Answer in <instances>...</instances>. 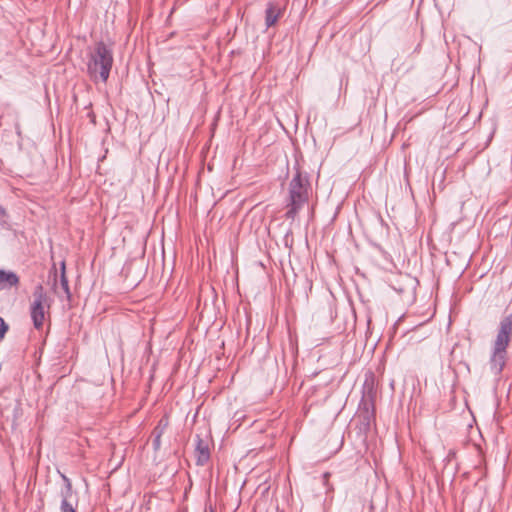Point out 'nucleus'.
I'll return each instance as SVG.
<instances>
[{
	"label": "nucleus",
	"instance_id": "obj_3",
	"mask_svg": "<svg viewBox=\"0 0 512 512\" xmlns=\"http://www.w3.org/2000/svg\"><path fill=\"white\" fill-rule=\"evenodd\" d=\"M113 65V53L103 42H98L90 54L88 73L94 80L106 82Z\"/></svg>",
	"mask_w": 512,
	"mask_h": 512
},
{
	"label": "nucleus",
	"instance_id": "obj_8",
	"mask_svg": "<svg viewBox=\"0 0 512 512\" xmlns=\"http://www.w3.org/2000/svg\"><path fill=\"white\" fill-rule=\"evenodd\" d=\"M282 15L281 7L275 2H269L265 11V24L267 27L275 25Z\"/></svg>",
	"mask_w": 512,
	"mask_h": 512
},
{
	"label": "nucleus",
	"instance_id": "obj_12",
	"mask_svg": "<svg viewBox=\"0 0 512 512\" xmlns=\"http://www.w3.org/2000/svg\"><path fill=\"white\" fill-rule=\"evenodd\" d=\"M167 426V422H164L161 420L158 424V426L153 431V436L159 435V437L162 436L164 428Z\"/></svg>",
	"mask_w": 512,
	"mask_h": 512
},
{
	"label": "nucleus",
	"instance_id": "obj_7",
	"mask_svg": "<svg viewBox=\"0 0 512 512\" xmlns=\"http://www.w3.org/2000/svg\"><path fill=\"white\" fill-rule=\"evenodd\" d=\"M196 462L198 465H204L210 459L209 443L197 436L195 447Z\"/></svg>",
	"mask_w": 512,
	"mask_h": 512
},
{
	"label": "nucleus",
	"instance_id": "obj_5",
	"mask_svg": "<svg viewBox=\"0 0 512 512\" xmlns=\"http://www.w3.org/2000/svg\"><path fill=\"white\" fill-rule=\"evenodd\" d=\"M376 395V377L370 370L364 374L362 385V398L359 404V411H363V418L367 420V425L373 416L374 398Z\"/></svg>",
	"mask_w": 512,
	"mask_h": 512
},
{
	"label": "nucleus",
	"instance_id": "obj_9",
	"mask_svg": "<svg viewBox=\"0 0 512 512\" xmlns=\"http://www.w3.org/2000/svg\"><path fill=\"white\" fill-rule=\"evenodd\" d=\"M19 284V277L12 271L0 270V290L15 287Z\"/></svg>",
	"mask_w": 512,
	"mask_h": 512
},
{
	"label": "nucleus",
	"instance_id": "obj_1",
	"mask_svg": "<svg viewBox=\"0 0 512 512\" xmlns=\"http://www.w3.org/2000/svg\"><path fill=\"white\" fill-rule=\"evenodd\" d=\"M512 340V313L503 317L499 323L493 342L490 357V368L495 374H500L507 359V348Z\"/></svg>",
	"mask_w": 512,
	"mask_h": 512
},
{
	"label": "nucleus",
	"instance_id": "obj_14",
	"mask_svg": "<svg viewBox=\"0 0 512 512\" xmlns=\"http://www.w3.org/2000/svg\"><path fill=\"white\" fill-rule=\"evenodd\" d=\"M5 216V210L3 207L0 206V217Z\"/></svg>",
	"mask_w": 512,
	"mask_h": 512
},
{
	"label": "nucleus",
	"instance_id": "obj_6",
	"mask_svg": "<svg viewBox=\"0 0 512 512\" xmlns=\"http://www.w3.org/2000/svg\"><path fill=\"white\" fill-rule=\"evenodd\" d=\"M53 289L60 299L65 298L68 302H70L72 295L70 292L68 279L66 277L64 262L61 264L60 284L58 286L57 282L55 281L53 284Z\"/></svg>",
	"mask_w": 512,
	"mask_h": 512
},
{
	"label": "nucleus",
	"instance_id": "obj_11",
	"mask_svg": "<svg viewBox=\"0 0 512 512\" xmlns=\"http://www.w3.org/2000/svg\"><path fill=\"white\" fill-rule=\"evenodd\" d=\"M8 330H9V325L0 316V341H2L5 338V335L8 332Z\"/></svg>",
	"mask_w": 512,
	"mask_h": 512
},
{
	"label": "nucleus",
	"instance_id": "obj_2",
	"mask_svg": "<svg viewBox=\"0 0 512 512\" xmlns=\"http://www.w3.org/2000/svg\"><path fill=\"white\" fill-rule=\"evenodd\" d=\"M311 186L307 176L297 168L289 183V202L286 212L287 219H294L299 210L308 202Z\"/></svg>",
	"mask_w": 512,
	"mask_h": 512
},
{
	"label": "nucleus",
	"instance_id": "obj_4",
	"mask_svg": "<svg viewBox=\"0 0 512 512\" xmlns=\"http://www.w3.org/2000/svg\"><path fill=\"white\" fill-rule=\"evenodd\" d=\"M33 300L30 303V316L35 329H42L46 314L51 307V299L47 296L44 287L41 284L35 286L33 290Z\"/></svg>",
	"mask_w": 512,
	"mask_h": 512
},
{
	"label": "nucleus",
	"instance_id": "obj_15",
	"mask_svg": "<svg viewBox=\"0 0 512 512\" xmlns=\"http://www.w3.org/2000/svg\"><path fill=\"white\" fill-rule=\"evenodd\" d=\"M205 512H214V510L212 508H210L209 511L206 510Z\"/></svg>",
	"mask_w": 512,
	"mask_h": 512
},
{
	"label": "nucleus",
	"instance_id": "obj_10",
	"mask_svg": "<svg viewBox=\"0 0 512 512\" xmlns=\"http://www.w3.org/2000/svg\"><path fill=\"white\" fill-rule=\"evenodd\" d=\"M67 490L65 493H62V501H61V512H76L75 508L68 502V497L71 493V484L67 478Z\"/></svg>",
	"mask_w": 512,
	"mask_h": 512
},
{
	"label": "nucleus",
	"instance_id": "obj_13",
	"mask_svg": "<svg viewBox=\"0 0 512 512\" xmlns=\"http://www.w3.org/2000/svg\"><path fill=\"white\" fill-rule=\"evenodd\" d=\"M160 445H161V437H159V435L154 436V439H153L154 448L157 450L160 448Z\"/></svg>",
	"mask_w": 512,
	"mask_h": 512
}]
</instances>
